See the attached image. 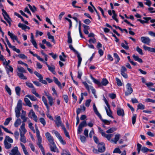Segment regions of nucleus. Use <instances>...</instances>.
I'll use <instances>...</instances> for the list:
<instances>
[{
  "label": "nucleus",
  "mask_w": 155,
  "mask_h": 155,
  "mask_svg": "<svg viewBox=\"0 0 155 155\" xmlns=\"http://www.w3.org/2000/svg\"><path fill=\"white\" fill-rule=\"evenodd\" d=\"M45 135L48 142L50 143L53 145V146L51 145H50L51 150L54 152H56L57 150L58 151L56 145L54 142V138L51 135L50 133L48 132H46L45 134Z\"/></svg>",
  "instance_id": "nucleus-1"
},
{
  "label": "nucleus",
  "mask_w": 155,
  "mask_h": 155,
  "mask_svg": "<svg viewBox=\"0 0 155 155\" xmlns=\"http://www.w3.org/2000/svg\"><path fill=\"white\" fill-rule=\"evenodd\" d=\"M131 84L128 83L126 85L127 91L125 92V95L126 96H127L130 95L133 92V89L131 87Z\"/></svg>",
  "instance_id": "nucleus-2"
},
{
  "label": "nucleus",
  "mask_w": 155,
  "mask_h": 155,
  "mask_svg": "<svg viewBox=\"0 0 155 155\" xmlns=\"http://www.w3.org/2000/svg\"><path fill=\"white\" fill-rule=\"evenodd\" d=\"M37 138L38 142L37 143V145L40 149L43 155H45L44 149L41 144L42 138L41 137H38Z\"/></svg>",
  "instance_id": "nucleus-3"
},
{
  "label": "nucleus",
  "mask_w": 155,
  "mask_h": 155,
  "mask_svg": "<svg viewBox=\"0 0 155 155\" xmlns=\"http://www.w3.org/2000/svg\"><path fill=\"white\" fill-rule=\"evenodd\" d=\"M97 148L100 153H103L106 150L105 144L104 142H101L98 144Z\"/></svg>",
  "instance_id": "nucleus-4"
},
{
  "label": "nucleus",
  "mask_w": 155,
  "mask_h": 155,
  "mask_svg": "<svg viewBox=\"0 0 155 155\" xmlns=\"http://www.w3.org/2000/svg\"><path fill=\"white\" fill-rule=\"evenodd\" d=\"M28 116L30 118H33V120L36 122H38V117L32 109L30 110L28 113Z\"/></svg>",
  "instance_id": "nucleus-5"
},
{
  "label": "nucleus",
  "mask_w": 155,
  "mask_h": 155,
  "mask_svg": "<svg viewBox=\"0 0 155 155\" xmlns=\"http://www.w3.org/2000/svg\"><path fill=\"white\" fill-rule=\"evenodd\" d=\"M127 71V69L125 66H123L121 67L120 74L124 78L126 79H127L128 77L127 74L126 73Z\"/></svg>",
  "instance_id": "nucleus-6"
},
{
  "label": "nucleus",
  "mask_w": 155,
  "mask_h": 155,
  "mask_svg": "<svg viewBox=\"0 0 155 155\" xmlns=\"http://www.w3.org/2000/svg\"><path fill=\"white\" fill-rule=\"evenodd\" d=\"M54 133L61 143L63 145L66 144V142L63 139L60 134L57 131H54Z\"/></svg>",
  "instance_id": "nucleus-7"
},
{
  "label": "nucleus",
  "mask_w": 155,
  "mask_h": 155,
  "mask_svg": "<svg viewBox=\"0 0 155 155\" xmlns=\"http://www.w3.org/2000/svg\"><path fill=\"white\" fill-rule=\"evenodd\" d=\"M11 153H10L9 155H21L20 153L18 151L17 147H14L11 150Z\"/></svg>",
  "instance_id": "nucleus-8"
},
{
  "label": "nucleus",
  "mask_w": 155,
  "mask_h": 155,
  "mask_svg": "<svg viewBox=\"0 0 155 155\" xmlns=\"http://www.w3.org/2000/svg\"><path fill=\"white\" fill-rule=\"evenodd\" d=\"M141 42L148 45H149L150 42V39L147 37H141Z\"/></svg>",
  "instance_id": "nucleus-9"
},
{
  "label": "nucleus",
  "mask_w": 155,
  "mask_h": 155,
  "mask_svg": "<svg viewBox=\"0 0 155 155\" xmlns=\"http://www.w3.org/2000/svg\"><path fill=\"white\" fill-rule=\"evenodd\" d=\"M57 126L59 127L61 125L62 121L60 117L59 116L56 118V120L54 121Z\"/></svg>",
  "instance_id": "nucleus-10"
},
{
  "label": "nucleus",
  "mask_w": 155,
  "mask_h": 155,
  "mask_svg": "<svg viewBox=\"0 0 155 155\" xmlns=\"http://www.w3.org/2000/svg\"><path fill=\"white\" fill-rule=\"evenodd\" d=\"M22 101L21 100H18L16 107L15 108V111H20L22 109Z\"/></svg>",
  "instance_id": "nucleus-11"
},
{
  "label": "nucleus",
  "mask_w": 155,
  "mask_h": 155,
  "mask_svg": "<svg viewBox=\"0 0 155 155\" xmlns=\"http://www.w3.org/2000/svg\"><path fill=\"white\" fill-rule=\"evenodd\" d=\"M117 114L119 116L124 117L125 115L124 109L120 107L117 108Z\"/></svg>",
  "instance_id": "nucleus-12"
},
{
  "label": "nucleus",
  "mask_w": 155,
  "mask_h": 155,
  "mask_svg": "<svg viewBox=\"0 0 155 155\" xmlns=\"http://www.w3.org/2000/svg\"><path fill=\"white\" fill-rule=\"evenodd\" d=\"M45 64L47 65V67L48 68V70L51 72L53 74H55V71H54L55 69V68L54 65H52L51 67L48 64L47 62H45Z\"/></svg>",
  "instance_id": "nucleus-13"
},
{
  "label": "nucleus",
  "mask_w": 155,
  "mask_h": 155,
  "mask_svg": "<svg viewBox=\"0 0 155 155\" xmlns=\"http://www.w3.org/2000/svg\"><path fill=\"white\" fill-rule=\"evenodd\" d=\"M91 79L93 80V81L94 82L95 84H97L98 86L100 87L102 86L101 84L100 81L94 78L92 76V75H91Z\"/></svg>",
  "instance_id": "nucleus-14"
},
{
  "label": "nucleus",
  "mask_w": 155,
  "mask_h": 155,
  "mask_svg": "<svg viewBox=\"0 0 155 155\" xmlns=\"http://www.w3.org/2000/svg\"><path fill=\"white\" fill-rule=\"evenodd\" d=\"M143 49L145 51L147 50L150 52H154L155 53V48L148 47L144 45L143 46Z\"/></svg>",
  "instance_id": "nucleus-15"
},
{
  "label": "nucleus",
  "mask_w": 155,
  "mask_h": 155,
  "mask_svg": "<svg viewBox=\"0 0 155 155\" xmlns=\"http://www.w3.org/2000/svg\"><path fill=\"white\" fill-rule=\"evenodd\" d=\"M29 52L31 54H32L33 56L36 57L40 61H42V62H44V59L43 58H41L38 54H34V53L31 50H30L29 51Z\"/></svg>",
  "instance_id": "nucleus-16"
},
{
  "label": "nucleus",
  "mask_w": 155,
  "mask_h": 155,
  "mask_svg": "<svg viewBox=\"0 0 155 155\" xmlns=\"http://www.w3.org/2000/svg\"><path fill=\"white\" fill-rule=\"evenodd\" d=\"M8 35L10 37V38L13 40L14 42V40H17L18 38L17 36L14 35V34L11 33L10 31H8Z\"/></svg>",
  "instance_id": "nucleus-17"
},
{
  "label": "nucleus",
  "mask_w": 155,
  "mask_h": 155,
  "mask_svg": "<svg viewBox=\"0 0 155 155\" xmlns=\"http://www.w3.org/2000/svg\"><path fill=\"white\" fill-rule=\"evenodd\" d=\"M8 67H6L5 68L7 74L8 75H9V72L10 71L12 73L13 71V68L11 65H8Z\"/></svg>",
  "instance_id": "nucleus-18"
},
{
  "label": "nucleus",
  "mask_w": 155,
  "mask_h": 155,
  "mask_svg": "<svg viewBox=\"0 0 155 155\" xmlns=\"http://www.w3.org/2000/svg\"><path fill=\"white\" fill-rule=\"evenodd\" d=\"M26 111L22 110V114L21 116V119L23 120V123L26 122L27 120V118L25 117Z\"/></svg>",
  "instance_id": "nucleus-19"
},
{
  "label": "nucleus",
  "mask_w": 155,
  "mask_h": 155,
  "mask_svg": "<svg viewBox=\"0 0 155 155\" xmlns=\"http://www.w3.org/2000/svg\"><path fill=\"white\" fill-rule=\"evenodd\" d=\"M77 55V57L78 58V68L80 66L82 58L81 57L80 54L78 52V53L76 54Z\"/></svg>",
  "instance_id": "nucleus-20"
},
{
  "label": "nucleus",
  "mask_w": 155,
  "mask_h": 155,
  "mask_svg": "<svg viewBox=\"0 0 155 155\" xmlns=\"http://www.w3.org/2000/svg\"><path fill=\"white\" fill-rule=\"evenodd\" d=\"M68 43L69 44H71L72 42V39L71 36V31H69L68 32Z\"/></svg>",
  "instance_id": "nucleus-21"
},
{
  "label": "nucleus",
  "mask_w": 155,
  "mask_h": 155,
  "mask_svg": "<svg viewBox=\"0 0 155 155\" xmlns=\"http://www.w3.org/2000/svg\"><path fill=\"white\" fill-rule=\"evenodd\" d=\"M2 14L5 19V18L6 19H8V18L10 19V18L9 17V15L4 9H2Z\"/></svg>",
  "instance_id": "nucleus-22"
},
{
  "label": "nucleus",
  "mask_w": 155,
  "mask_h": 155,
  "mask_svg": "<svg viewBox=\"0 0 155 155\" xmlns=\"http://www.w3.org/2000/svg\"><path fill=\"white\" fill-rule=\"evenodd\" d=\"M124 42L126 45L123 43H122L121 44V46L124 49L126 50H128L129 49V47L128 46V43L126 40H124Z\"/></svg>",
  "instance_id": "nucleus-23"
},
{
  "label": "nucleus",
  "mask_w": 155,
  "mask_h": 155,
  "mask_svg": "<svg viewBox=\"0 0 155 155\" xmlns=\"http://www.w3.org/2000/svg\"><path fill=\"white\" fill-rule=\"evenodd\" d=\"M132 57L135 61H138L140 63H142L143 62L141 58H139L138 56H136L135 54H133Z\"/></svg>",
  "instance_id": "nucleus-24"
},
{
  "label": "nucleus",
  "mask_w": 155,
  "mask_h": 155,
  "mask_svg": "<svg viewBox=\"0 0 155 155\" xmlns=\"http://www.w3.org/2000/svg\"><path fill=\"white\" fill-rule=\"evenodd\" d=\"M47 36L49 39H51V41L53 42L54 44H55V41L54 40V37L53 36L51 35L50 33V32H47Z\"/></svg>",
  "instance_id": "nucleus-25"
},
{
  "label": "nucleus",
  "mask_w": 155,
  "mask_h": 155,
  "mask_svg": "<svg viewBox=\"0 0 155 155\" xmlns=\"http://www.w3.org/2000/svg\"><path fill=\"white\" fill-rule=\"evenodd\" d=\"M78 23H79L78 29H79V31L80 36L82 38H84V37L83 36L82 34V33L81 31V21H78Z\"/></svg>",
  "instance_id": "nucleus-26"
},
{
  "label": "nucleus",
  "mask_w": 155,
  "mask_h": 155,
  "mask_svg": "<svg viewBox=\"0 0 155 155\" xmlns=\"http://www.w3.org/2000/svg\"><path fill=\"white\" fill-rule=\"evenodd\" d=\"M102 136L106 137L108 140H110L112 136V134H107L105 133H102Z\"/></svg>",
  "instance_id": "nucleus-27"
},
{
  "label": "nucleus",
  "mask_w": 155,
  "mask_h": 155,
  "mask_svg": "<svg viewBox=\"0 0 155 155\" xmlns=\"http://www.w3.org/2000/svg\"><path fill=\"white\" fill-rule=\"evenodd\" d=\"M4 144L6 149H9L11 147V144L8 143L6 140H5L4 141Z\"/></svg>",
  "instance_id": "nucleus-28"
},
{
  "label": "nucleus",
  "mask_w": 155,
  "mask_h": 155,
  "mask_svg": "<svg viewBox=\"0 0 155 155\" xmlns=\"http://www.w3.org/2000/svg\"><path fill=\"white\" fill-rule=\"evenodd\" d=\"M105 109L107 114V115L109 117H111V118H113L114 117L112 115V111L111 110L110 108V110H109V112L108 111L107 108L106 107H105Z\"/></svg>",
  "instance_id": "nucleus-29"
},
{
  "label": "nucleus",
  "mask_w": 155,
  "mask_h": 155,
  "mask_svg": "<svg viewBox=\"0 0 155 155\" xmlns=\"http://www.w3.org/2000/svg\"><path fill=\"white\" fill-rule=\"evenodd\" d=\"M145 108V106L141 103H139L137 105V111L138 110H144Z\"/></svg>",
  "instance_id": "nucleus-30"
},
{
  "label": "nucleus",
  "mask_w": 155,
  "mask_h": 155,
  "mask_svg": "<svg viewBox=\"0 0 155 155\" xmlns=\"http://www.w3.org/2000/svg\"><path fill=\"white\" fill-rule=\"evenodd\" d=\"M17 75L20 79H21L26 80L27 79V77L25 76L22 73H18Z\"/></svg>",
  "instance_id": "nucleus-31"
},
{
  "label": "nucleus",
  "mask_w": 155,
  "mask_h": 155,
  "mask_svg": "<svg viewBox=\"0 0 155 155\" xmlns=\"http://www.w3.org/2000/svg\"><path fill=\"white\" fill-rule=\"evenodd\" d=\"M47 97L48 98L49 100V103L50 105L51 106L52 105L53 103V99L52 97L51 96H49L46 94Z\"/></svg>",
  "instance_id": "nucleus-32"
},
{
  "label": "nucleus",
  "mask_w": 155,
  "mask_h": 155,
  "mask_svg": "<svg viewBox=\"0 0 155 155\" xmlns=\"http://www.w3.org/2000/svg\"><path fill=\"white\" fill-rule=\"evenodd\" d=\"M21 122V120L20 119L18 118L17 119L14 123V126L15 127H18L19 125Z\"/></svg>",
  "instance_id": "nucleus-33"
},
{
  "label": "nucleus",
  "mask_w": 155,
  "mask_h": 155,
  "mask_svg": "<svg viewBox=\"0 0 155 155\" xmlns=\"http://www.w3.org/2000/svg\"><path fill=\"white\" fill-rule=\"evenodd\" d=\"M24 101L26 104V105L29 107H31V104L29 100L27 98H25L24 99Z\"/></svg>",
  "instance_id": "nucleus-34"
},
{
  "label": "nucleus",
  "mask_w": 155,
  "mask_h": 155,
  "mask_svg": "<svg viewBox=\"0 0 155 155\" xmlns=\"http://www.w3.org/2000/svg\"><path fill=\"white\" fill-rule=\"evenodd\" d=\"M29 8L33 12H34L35 11L37 10V8L35 5H33V7L31 6L29 4H28Z\"/></svg>",
  "instance_id": "nucleus-35"
},
{
  "label": "nucleus",
  "mask_w": 155,
  "mask_h": 155,
  "mask_svg": "<svg viewBox=\"0 0 155 155\" xmlns=\"http://www.w3.org/2000/svg\"><path fill=\"white\" fill-rule=\"evenodd\" d=\"M54 81L55 83L59 87H61V84L60 81H59L58 79L54 77L53 78Z\"/></svg>",
  "instance_id": "nucleus-36"
},
{
  "label": "nucleus",
  "mask_w": 155,
  "mask_h": 155,
  "mask_svg": "<svg viewBox=\"0 0 155 155\" xmlns=\"http://www.w3.org/2000/svg\"><path fill=\"white\" fill-rule=\"evenodd\" d=\"M26 97H28L31 100L35 101L37 100V98L34 95H30L29 94H27L26 96Z\"/></svg>",
  "instance_id": "nucleus-37"
},
{
  "label": "nucleus",
  "mask_w": 155,
  "mask_h": 155,
  "mask_svg": "<svg viewBox=\"0 0 155 155\" xmlns=\"http://www.w3.org/2000/svg\"><path fill=\"white\" fill-rule=\"evenodd\" d=\"M15 91L17 95L20 96L21 91V88L19 86L16 87L15 88Z\"/></svg>",
  "instance_id": "nucleus-38"
},
{
  "label": "nucleus",
  "mask_w": 155,
  "mask_h": 155,
  "mask_svg": "<svg viewBox=\"0 0 155 155\" xmlns=\"http://www.w3.org/2000/svg\"><path fill=\"white\" fill-rule=\"evenodd\" d=\"M108 83L109 82L108 80L106 78H103L102 79L101 83V85L106 86Z\"/></svg>",
  "instance_id": "nucleus-39"
},
{
  "label": "nucleus",
  "mask_w": 155,
  "mask_h": 155,
  "mask_svg": "<svg viewBox=\"0 0 155 155\" xmlns=\"http://www.w3.org/2000/svg\"><path fill=\"white\" fill-rule=\"evenodd\" d=\"M117 129L116 127H111L107 130L106 132L107 133H112L114 131L116 130Z\"/></svg>",
  "instance_id": "nucleus-40"
},
{
  "label": "nucleus",
  "mask_w": 155,
  "mask_h": 155,
  "mask_svg": "<svg viewBox=\"0 0 155 155\" xmlns=\"http://www.w3.org/2000/svg\"><path fill=\"white\" fill-rule=\"evenodd\" d=\"M26 25L23 24L21 23H19L18 25V26L19 27L21 28L22 30L25 31V30L26 29Z\"/></svg>",
  "instance_id": "nucleus-41"
},
{
  "label": "nucleus",
  "mask_w": 155,
  "mask_h": 155,
  "mask_svg": "<svg viewBox=\"0 0 155 155\" xmlns=\"http://www.w3.org/2000/svg\"><path fill=\"white\" fill-rule=\"evenodd\" d=\"M87 125V122L86 120H84L81 122L79 126L80 127H86Z\"/></svg>",
  "instance_id": "nucleus-42"
},
{
  "label": "nucleus",
  "mask_w": 155,
  "mask_h": 155,
  "mask_svg": "<svg viewBox=\"0 0 155 155\" xmlns=\"http://www.w3.org/2000/svg\"><path fill=\"white\" fill-rule=\"evenodd\" d=\"M17 70L18 71L20 72V73H26V71L24 69V68L23 67H21L20 68H18Z\"/></svg>",
  "instance_id": "nucleus-43"
},
{
  "label": "nucleus",
  "mask_w": 155,
  "mask_h": 155,
  "mask_svg": "<svg viewBox=\"0 0 155 155\" xmlns=\"http://www.w3.org/2000/svg\"><path fill=\"white\" fill-rule=\"evenodd\" d=\"M115 80L117 81V85L119 86H122V84L121 80L117 78H115Z\"/></svg>",
  "instance_id": "nucleus-44"
},
{
  "label": "nucleus",
  "mask_w": 155,
  "mask_h": 155,
  "mask_svg": "<svg viewBox=\"0 0 155 155\" xmlns=\"http://www.w3.org/2000/svg\"><path fill=\"white\" fill-rule=\"evenodd\" d=\"M113 55L114 57L117 59V60L116 61V63L117 64L120 61V58L118 54L116 53H114Z\"/></svg>",
  "instance_id": "nucleus-45"
},
{
  "label": "nucleus",
  "mask_w": 155,
  "mask_h": 155,
  "mask_svg": "<svg viewBox=\"0 0 155 155\" xmlns=\"http://www.w3.org/2000/svg\"><path fill=\"white\" fill-rule=\"evenodd\" d=\"M5 89L6 91L8 93L9 95L12 94L11 90L10 88L8 87V85H6L5 86Z\"/></svg>",
  "instance_id": "nucleus-46"
},
{
  "label": "nucleus",
  "mask_w": 155,
  "mask_h": 155,
  "mask_svg": "<svg viewBox=\"0 0 155 155\" xmlns=\"http://www.w3.org/2000/svg\"><path fill=\"white\" fill-rule=\"evenodd\" d=\"M136 50L140 55H142L143 54L142 49L140 48L138 46L137 47Z\"/></svg>",
  "instance_id": "nucleus-47"
},
{
  "label": "nucleus",
  "mask_w": 155,
  "mask_h": 155,
  "mask_svg": "<svg viewBox=\"0 0 155 155\" xmlns=\"http://www.w3.org/2000/svg\"><path fill=\"white\" fill-rule=\"evenodd\" d=\"M11 120L12 118L11 117H8L6 118L4 123V125L5 126L8 125Z\"/></svg>",
  "instance_id": "nucleus-48"
},
{
  "label": "nucleus",
  "mask_w": 155,
  "mask_h": 155,
  "mask_svg": "<svg viewBox=\"0 0 155 155\" xmlns=\"http://www.w3.org/2000/svg\"><path fill=\"white\" fill-rule=\"evenodd\" d=\"M1 127L6 132L8 133H9V134H13V133L11 131H10V130H8V129L7 128H6L4 126H1Z\"/></svg>",
  "instance_id": "nucleus-49"
},
{
  "label": "nucleus",
  "mask_w": 155,
  "mask_h": 155,
  "mask_svg": "<svg viewBox=\"0 0 155 155\" xmlns=\"http://www.w3.org/2000/svg\"><path fill=\"white\" fill-rule=\"evenodd\" d=\"M137 116V115L135 114L132 118V123L133 125H134L136 122Z\"/></svg>",
  "instance_id": "nucleus-50"
},
{
  "label": "nucleus",
  "mask_w": 155,
  "mask_h": 155,
  "mask_svg": "<svg viewBox=\"0 0 155 155\" xmlns=\"http://www.w3.org/2000/svg\"><path fill=\"white\" fill-rule=\"evenodd\" d=\"M120 135L119 134H116L115 135L114 137V143L116 144L117 142L119 140L120 138Z\"/></svg>",
  "instance_id": "nucleus-51"
},
{
  "label": "nucleus",
  "mask_w": 155,
  "mask_h": 155,
  "mask_svg": "<svg viewBox=\"0 0 155 155\" xmlns=\"http://www.w3.org/2000/svg\"><path fill=\"white\" fill-rule=\"evenodd\" d=\"M146 102H151L153 103H155V100H153L150 98H146L145 100Z\"/></svg>",
  "instance_id": "nucleus-52"
},
{
  "label": "nucleus",
  "mask_w": 155,
  "mask_h": 155,
  "mask_svg": "<svg viewBox=\"0 0 155 155\" xmlns=\"http://www.w3.org/2000/svg\"><path fill=\"white\" fill-rule=\"evenodd\" d=\"M25 124L24 123H22V125L21 126V128L23 131L24 134H25L26 132V130L25 128Z\"/></svg>",
  "instance_id": "nucleus-53"
},
{
  "label": "nucleus",
  "mask_w": 155,
  "mask_h": 155,
  "mask_svg": "<svg viewBox=\"0 0 155 155\" xmlns=\"http://www.w3.org/2000/svg\"><path fill=\"white\" fill-rule=\"evenodd\" d=\"M69 48L71 50L73 51L76 54L78 53V52L73 47L72 45L71 44H70L69 45Z\"/></svg>",
  "instance_id": "nucleus-54"
},
{
  "label": "nucleus",
  "mask_w": 155,
  "mask_h": 155,
  "mask_svg": "<svg viewBox=\"0 0 155 155\" xmlns=\"http://www.w3.org/2000/svg\"><path fill=\"white\" fill-rule=\"evenodd\" d=\"M93 108L94 111L95 113L97 115L99 113V112L97 110V109L96 106L95 104L94 103L93 104Z\"/></svg>",
  "instance_id": "nucleus-55"
},
{
  "label": "nucleus",
  "mask_w": 155,
  "mask_h": 155,
  "mask_svg": "<svg viewBox=\"0 0 155 155\" xmlns=\"http://www.w3.org/2000/svg\"><path fill=\"white\" fill-rule=\"evenodd\" d=\"M39 120L41 123L43 124L44 126L46 125L45 120L43 118L41 117L39 119Z\"/></svg>",
  "instance_id": "nucleus-56"
},
{
  "label": "nucleus",
  "mask_w": 155,
  "mask_h": 155,
  "mask_svg": "<svg viewBox=\"0 0 155 155\" xmlns=\"http://www.w3.org/2000/svg\"><path fill=\"white\" fill-rule=\"evenodd\" d=\"M80 139L82 142L84 143L86 141V138L85 137L83 136H80Z\"/></svg>",
  "instance_id": "nucleus-57"
},
{
  "label": "nucleus",
  "mask_w": 155,
  "mask_h": 155,
  "mask_svg": "<svg viewBox=\"0 0 155 155\" xmlns=\"http://www.w3.org/2000/svg\"><path fill=\"white\" fill-rule=\"evenodd\" d=\"M6 140H7L10 143H12L13 142V139L10 138L9 136H6L5 137V139Z\"/></svg>",
  "instance_id": "nucleus-58"
},
{
  "label": "nucleus",
  "mask_w": 155,
  "mask_h": 155,
  "mask_svg": "<svg viewBox=\"0 0 155 155\" xmlns=\"http://www.w3.org/2000/svg\"><path fill=\"white\" fill-rule=\"evenodd\" d=\"M31 42L36 48L37 49L38 48L37 43L35 40H31Z\"/></svg>",
  "instance_id": "nucleus-59"
},
{
  "label": "nucleus",
  "mask_w": 155,
  "mask_h": 155,
  "mask_svg": "<svg viewBox=\"0 0 155 155\" xmlns=\"http://www.w3.org/2000/svg\"><path fill=\"white\" fill-rule=\"evenodd\" d=\"M104 98V101L105 103L106 104V105H107L108 109L109 110H110V105L109 104L108 101L106 98L105 97H103Z\"/></svg>",
  "instance_id": "nucleus-60"
},
{
  "label": "nucleus",
  "mask_w": 155,
  "mask_h": 155,
  "mask_svg": "<svg viewBox=\"0 0 155 155\" xmlns=\"http://www.w3.org/2000/svg\"><path fill=\"white\" fill-rule=\"evenodd\" d=\"M113 153H120L121 151L119 148H116L113 151Z\"/></svg>",
  "instance_id": "nucleus-61"
},
{
  "label": "nucleus",
  "mask_w": 155,
  "mask_h": 155,
  "mask_svg": "<svg viewBox=\"0 0 155 155\" xmlns=\"http://www.w3.org/2000/svg\"><path fill=\"white\" fill-rule=\"evenodd\" d=\"M149 150V149L146 147H143L141 149V150L142 152L145 153L147 152Z\"/></svg>",
  "instance_id": "nucleus-62"
},
{
  "label": "nucleus",
  "mask_w": 155,
  "mask_h": 155,
  "mask_svg": "<svg viewBox=\"0 0 155 155\" xmlns=\"http://www.w3.org/2000/svg\"><path fill=\"white\" fill-rule=\"evenodd\" d=\"M143 19L145 20V23L148 24L149 23V21L151 19V18L150 17H143Z\"/></svg>",
  "instance_id": "nucleus-63"
},
{
  "label": "nucleus",
  "mask_w": 155,
  "mask_h": 155,
  "mask_svg": "<svg viewBox=\"0 0 155 155\" xmlns=\"http://www.w3.org/2000/svg\"><path fill=\"white\" fill-rule=\"evenodd\" d=\"M63 98L64 100V101L66 103H68V97L67 95H64L63 96Z\"/></svg>",
  "instance_id": "nucleus-64"
}]
</instances>
